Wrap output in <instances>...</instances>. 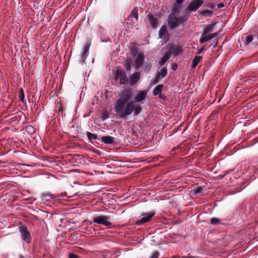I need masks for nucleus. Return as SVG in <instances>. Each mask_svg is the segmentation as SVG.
I'll return each instance as SVG.
<instances>
[{
	"label": "nucleus",
	"mask_w": 258,
	"mask_h": 258,
	"mask_svg": "<svg viewBox=\"0 0 258 258\" xmlns=\"http://www.w3.org/2000/svg\"><path fill=\"white\" fill-rule=\"evenodd\" d=\"M114 112L117 119L125 120L129 115V88L125 89L114 104Z\"/></svg>",
	"instance_id": "1"
},
{
	"label": "nucleus",
	"mask_w": 258,
	"mask_h": 258,
	"mask_svg": "<svg viewBox=\"0 0 258 258\" xmlns=\"http://www.w3.org/2000/svg\"><path fill=\"white\" fill-rule=\"evenodd\" d=\"M147 95V92L145 91H139L135 97V103L130 102V114L134 113L135 115H138L141 111V108L139 105H136V103H141L143 104Z\"/></svg>",
	"instance_id": "2"
},
{
	"label": "nucleus",
	"mask_w": 258,
	"mask_h": 258,
	"mask_svg": "<svg viewBox=\"0 0 258 258\" xmlns=\"http://www.w3.org/2000/svg\"><path fill=\"white\" fill-rule=\"evenodd\" d=\"M131 53L134 57L133 66L138 70L142 66L144 60V54L142 52H138L137 49H132Z\"/></svg>",
	"instance_id": "3"
},
{
	"label": "nucleus",
	"mask_w": 258,
	"mask_h": 258,
	"mask_svg": "<svg viewBox=\"0 0 258 258\" xmlns=\"http://www.w3.org/2000/svg\"><path fill=\"white\" fill-rule=\"evenodd\" d=\"M186 21V19L184 17H176L172 15H170L168 16V24L171 29L179 25H184Z\"/></svg>",
	"instance_id": "4"
},
{
	"label": "nucleus",
	"mask_w": 258,
	"mask_h": 258,
	"mask_svg": "<svg viewBox=\"0 0 258 258\" xmlns=\"http://www.w3.org/2000/svg\"><path fill=\"white\" fill-rule=\"evenodd\" d=\"M19 232L20 233L21 237L26 243L29 244L31 242L32 238L31 234L27 227L24 225H20L18 228Z\"/></svg>",
	"instance_id": "5"
},
{
	"label": "nucleus",
	"mask_w": 258,
	"mask_h": 258,
	"mask_svg": "<svg viewBox=\"0 0 258 258\" xmlns=\"http://www.w3.org/2000/svg\"><path fill=\"white\" fill-rule=\"evenodd\" d=\"M166 47L168 49V51H171V55L174 56L182 53L184 50L183 47L171 43H168Z\"/></svg>",
	"instance_id": "6"
},
{
	"label": "nucleus",
	"mask_w": 258,
	"mask_h": 258,
	"mask_svg": "<svg viewBox=\"0 0 258 258\" xmlns=\"http://www.w3.org/2000/svg\"><path fill=\"white\" fill-rule=\"evenodd\" d=\"M115 79L119 80V83L125 85L128 82V78L125 72L122 70L117 69L115 74Z\"/></svg>",
	"instance_id": "7"
},
{
	"label": "nucleus",
	"mask_w": 258,
	"mask_h": 258,
	"mask_svg": "<svg viewBox=\"0 0 258 258\" xmlns=\"http://www.w3.org/2000/svg\"><path fill=\"white\" fill-rule=\"evenodd\" d=\"M110 218L106 216L101 215L93 218V221L94 223L102 224L106 226L111 225L110 221Z\"/></svg>",
	"instance_id": "8"
},
{
	"label": "nucleus",
	"mask_w": 258,
	"mask_h": 258,
	"mask_svg": "<svg viewBox=\"0 0 258 258\" xmlns=\"http://www.w3.org/2000/svg\"><path fill=\"white\" fill-rule=\"evenodd\" d=\"M155 214V212L153 211L142 214V218L136 221V224L137 225H141L144 223L149 222Z\"/></svg>",
	"instance_id": "9"
},
{
	"label": "nucleus",
	"mask_w": 258,
	"mask_h": 258,
	"mask_svg": "<svg viewBox=\"0 0 258 258\" xmlns=\"http://www.w3.org/2000/svg\"><path fill=\"white\" fill-rule=\"evenodd\" d=\"M89 47L90 44L88 43H86L83 47L82 52L81 53L79 57V63L84 64L85 62L86 59L89 54Z\"/></svg>",
	"instance_id": "10"
},
{
	"label": "nucleus",
	"mask_w": 258,
	"mask_h": 258,
	"mask_svg": "<svg viewBox=\"0 0 258 258\" xmlns=\"http://www.w3.org/2000/svg\"><path fill=\"white\" fill-rule=\"evenodd\" d=\"M203 0H194L187 6L186 10L189 12H196L203 4Z\"/></svg>",
	"instance_id": "11"
},
{
	"label": "nucleus",
	"mask_w": 258,
	"mask_h": 258,
	"mask_svg": "<svg viewBox=\"0 0 258 258\" xmlns=\"http://www.w3.org/2000/svg\"><path fill=\"white\" fill-rule=\"evenodd\" d=\"M159 37L162 39L164 42H167L169 40V35L165 26H162L159 31Z\"/></svg>",
	"instance_id": "12"
},
{
	"label": "nucleus",
	"mask_w": 258,
	"mask_h": 258,
	"mask_svg": "<svg viewBox=\"0 0 258 258\" xmlns=\"http://www.w3.org/2000/svg\"><path fill=\"white\" fill-rule=\"evenodd\" d=\"M219 35V32H215L211 34H203L202 32V35L200 39L199 42L203 43L205 42L208 41Z\"/></svg>",
	"instance_id": "13"
},
{
	"label": "nucleus",
	"mask_w": 258,
	"mask_h": 258,
	"mask_svg": "<svg viewBox=\"0 0 258 258\" xmlns=\"http://www.w3.org/2000/svg\"><path fill=\"white\" fill-rule=\"evenodd\" d=\"M141 77V74L139 72H136L130 76V86H133L136 84Z\"/></svg>",
	"instance_id": "14"
},
{
	"label": "nucleus",
	"mask_w": 258,
	"mask_h": 258,
	"mask_svg": "<svg viewBox=\"0 0 258 258\" xmlns=\"http://www.w3.org/2000/svg\"><path fill=\"white\" fill-rule=\"evenodd\" d=\"M171 55V51H167L164 55L160 59L158 63L160 66H163L166 61L169 59Z\"/></svg>",
	"instance_id": "15"
},
{
	"label": "nucleus",
	"mask_w": 258,
	"mask_h": 258,
	"mask_svg": "<svg viewBox=\"0 0 258 258\" xmlns=\"http://www.w3.org/2000/svg\"><path fill=\"white\" fill-rule=\"evenodd\" d=\"M101 141L106 144H111L113 143L114 138L107 136H102L101 138Z\"/></svg>",
	"instance_id": "16"
},
{
	"label": "nucleus",
	"mask_w": 258,
	"mask_h": 258,
	"mask_svg": "<svg viewBox=\"0 0 258 258\" xmlns=\"http://www.w3.org/2000/svg\"><path fill=\"white\" fill-rule=\"evenodd\" d=\"M148 20L150 22V23L152 26V27L153 28V29H155L156 28L157 26V20L154 18V16L151 15H148Z\"/></svg>",
	"instance_id": "17"
},
{
	"label": "nucleus",
	"mask_w": 258,
	"mask_h": 258,
	"mask_svg": "<svg viewBox=\"0 0 258 258\" xmlns=\"http://www.w3.org/2000/svg\"><path fill=\"white\" fill-rule=\"evenodd\" d=\"M163 86L162 85H158L153 90V95L154 96L161 95Z\"/></svg>",
	"instance_id": "18"
},
{
	"label": "nucleus",
	"mask_w": 258,
	"mask_h": 258,
	"mask_svg": "<svg viewBox=\"0 0 258 258\" xmlns=\"http://www.w3.org/2000/svg\"><path fill=\"white\" fill-rule=\"evenodd\" d=\"M201 58V56L196 55L192 60L191 67L192 68H196L198 64L199 63Z\"/></svg>",
	"instance_id": "19"
},
{
	"label": "nucleus",
	"mask_w": 258,
	"mask_h": 258,
	"mask_svg": "<svg viewBox=\"0 0 258 258\" xmlns=\"http://www.w3.org/2000/svg\"><path fill=\"white\" fill-rule=\"evenodd\" d=\"M86 136L89 141H92L93 139L99 140L100 138L98 137L96 134H92L90 132L86 133Z\"/></svg>",
	"instance_id": "20"
},
{
	"label": "nucleus",
	"mask_w": 258,
	"mask_h": 258,
	"mask_svg": "<svg viewBox=\"0 0 258 258\" xmlns=\"http://www.w3.org/2000/svg\"><path fill=\"white\" fill-rule=\"evenodd\" d=\"M214 30V26L213 25H209L203 30V34H208Z\"/></svg>",
	"instance_id": "21"
},
{
	"label": "nucleus",
	"mask_w": 258,
	"mask_h": 258,
	"mask_svg": "<svg viewBox=\"0 0 258 258\" xmlns=\"http://www.w3.org/2000/svg\"><path fill=\"white\" fill-rule=\"evenodd\" d=\"M139 17L138 9L137 8H135L130 13V17L138 19Z\"/></svg>",
	"instance_id": "22"
},
{
	"label": "nucleus",
	"mask_w": 258,
	"mask_h": 258,
	"mask_svg": "<svg viewBox=\"0 0 258 258\" xmlns=\"http://www.w3.org/2000/svg\"><path fill=\"white\" fill-rule=\"evenodd\" d=\"M26 131L30 135H33L35 131L33 126L31 125H28L26 126Z\"/></svg>",
	"instance_id": "23"
},
{
	"label": "nucleus",
	"mask_w": 258,
	"mask_h": 258,
	"mask_svg": "<svg viewBox=\"0 0 258 258\" xmlns=\"http://www.w3.org/2000/svg\"><path fill=\"white\" fill-rule=\"evenodd\" d=\"M53 199L52 195L49 193L44 194L42 196V200L46 201H50Z\"/></svg>",
	"instance_id": "24"
},
{
	"label": "nucleus",
	"mask_w": 258,
	"mask_h": 258,
	"mask_svg": "<svg viewBox=\"0 0 258 258\" xmlns=\"http://www.w3.org/2000/svg\"><path fill=\"white\" fill-rule=\"evenodd\" d=\"M213 14V12L209 10H206L200 12V15L207 17L211 16Z\"/></svg>",
	"instance_id": "25"
},
{
	"label": "nucleus",
	"mask_w": 258,
	"mask_h": 258,
	"mask_svg": "<svg viewBox=\"0 0 258 258\" xmlns=\"http://www.w3.org/2000/svg\"><path fill=\"white\" fill-rule=\"evenodd\" d=\"M25 94L23 89L21 88L19 91V99L23 103L25 102Z\"/></svg>",
	"instance_id": "26"
},
{
	"label": "nucleus",
	"mask_w": 258,
	"mask_h": 258,
	"mask_svg": "<svg viewBox=\"0 0 258 258\" xmlns=\"http://www.w3.org/2000/svg\"><path fill=\"white\" fill-rule=\"evenodd\" d=\"M167 69L166 67H163L161 69V72H160V75H161L162 78L165 77L166 76V75H167Z\"/></svg>",
	"instance_id": "27"
},
{
	"label": "nucleus",
	"mask_w": 258,
	"mask_h": 258,
	"mask_svg": "<svg viewBox=\"0 0 258 258\" xmlns=\"http://www.w3.org/2000/svg\"><path fill=\"white\" fill-rule=\"evenodd\" d=\"M109 118V115L106 111H104L102 112L101 115V118L102 121H104Z\"/></svg>",
	"instance_id": "28"
},
{
	"label": "nucleus",
	"mask_w": 258,
	"mask_h": 258,
	"mask_svg": "<svg viewBox=\"0 0 258 258\" xmlns=\"http://www.w3.org/2000/svg\"><path fill=\"white\" fill-rule=\"evenodd\" d=\"M220 223V220L217 218H212L211 220V224L216 225Z\"/></svg>",
	"instance_id": "29"
},
{
	"label": "nucleus",
	"mask_w": 258,
	"mask_h": 258,
	"mask_svg": "<svg viewBox=\"0 0 258 258\" xmlns=\"http://www.w3.org/2000/svg\"><path fill=\"white\" fill-rule=\"evenodd\" d=\"M246 41L245 42L246 45H248L251 43L253 40L252 36L251 35H246L245 37Z\"/></svg>",
	"instance_id": "30"
},
{
	"label": "nucleus",
	"mask_w": 258,
	"mask_h": 258,
	"mask_svg": "<svg viewBox=\"0 0 258 258\" xmlns=\"http://www.w3.org/2000/svg\"><path fill=\"white\" fill-rule=\"evenodd\" d=\"M202 187L198 186L194 188L193 193L195 195L199 194L202 192Z\"/></svg>",
	"instance_id": "31"
},
{
	"label": "nucleus",
	"mask_w": 258,
	"mask_h": 258,
	"mask_svg": "<svg viewBox=\"0 0 258 258\" xmlns=\"http://www.w3.org/2000/svg\"><path fill=\"white\" fill-rule=\"evenodd\" d=\"M132 136L134 140H137L138 139L137 133L135 131H132Z\"/></svg>",
	"instance_id": "32"
},
{
	"label": "nucleus",
	"mask_w": 258,
	"mask_h": 258,
	"mask_svg": "<svg viewBox=\"0 0 258 258\" xmlns=\"http://www.w3.org/2000/svg\"><path fill=\"white\" fill-rule=\"evenodd\" d=\"M159 256V252L158 251H154L150 258H158Z\"/></svg>",
	"instance_id": "33"
},
{
	"label": "nucleus",
	"mask_w": 258,
	"mask_h": 258,
	"mask_svg": "<svg viewBox=\"0 0 258 258\" xmlns=\"http://www.w3.org/2000/svg\"><path fill=\"white\" fill-rule=\"evenodd\" d=\"M125 67L127 71L129 69V58L127 56L125 60Z\"/></svg>",
	"instance_id": "34"
},
{
	"label": "nucleus",
	"mask_w": 258,
	"mask_h": 258,
	"mask_svg": "<svg viewBox=\"0 0 258 258\" xmlns=\"http://www.w3.org/2000/svg\"><path fill=\"white\" fill-rule=\"evenodd\" d=\"M63 195V194H62ZM64 195L67 197V198H74L76 195L75 194H73V195H71V194H69L67 192H65L64 193Z\"/></svg>",
	"instance_id": "35"
},
{
	"label": "nucleus",
	"mask_w": 258,
	"mask_h": 258,
	"mask_svg": "<svg viewBox=\"0 0 258 258\" xmlns=\"http://www.w3.org/2000/svg\"><path fill=\"white\" fill-rule=\"evenodd\" d=\"M159 82V76L158 75L156 78L155 79H154V80H153L152 81V83L153 84H156L157 83H158Z\"/></svg>",
	"instance_id": "36"
},
{
	"label": "nucleus",
	"mask_w": 258,
	"mask_h": 258,
	"mask_svg": "<svg viewBox=\"0 0 258 258\" xmlns=\"http://www.w3.org/2000/svg\"><path fill=\"white\" fill-rule=\"evenodd\" d=\"M69 258H78V256L76 254L71 253L69 254Z\"/></svg>",
	"instance_id": "37"
},
{
	"label": "nucleus",
	"mask_w": 258,
	"mask_h": 258,
	"mask_svg": "<svg viewBox=\"0 0 258 258\" xmlns=\"http://www.w3.org/2000/svg\"><path fill=\"white\" fill-rule=\"evenodd\" d=\"M171 68H172V70L175 71L177 69V64L175 63H173Z\"/></svg>",
	"instance_id": "38"
},
{
	"label": "nucleus",
	"mask_w": 258,
	"mask_h": 258,
	"mask_svg": "<svg viewBox=\"0 0 258 258\" xmlns=\"http://www.w3.org/2000/svg\"><path fill=\"white\" fill-rule=\"evenodd\" d=\"M205 49V47L204 46H202L200 49H199L198 50V53L199 54V53H202V52H203L204 51Z\"/></svg>",
	"instance_id": "39"
},
{
	"label": "nucleus",
	"mask_w": 258,
	"mask_h": 258,
	"mask_svg": "<svg viewBox=\"0 0 258 258\" xmlns=\"http://www.w3.org/2000/svg\"><path fill=\"white\" fill-rule=\"evenodd\" d=\"M225 5L223 3H220L217 5V7L219 9L224 7Z\"/></svg>",
	"instance_id": "40"
},
{
	"label": "nucleus",
	"mask_w": 258,
	"mask_h": 258,
	"mask_svg": "<svg viewBox=\"0 0 258 258\" xmlns=\"http://www.w3.org/2000/svg\"><path fill=\"white\" fill-rule=\"evenodd\" d=\"M218 40H214V44H213V47H216L217 45H218Z\"/></svg>",
	"instance_id": "41"
},
{
	"label": "nucleus",
	"mask_w": 258,
	"mask_h": 258,
	"mask_svg": "<svg viewBox=\"0 0 258 258\" xmlns=\"http://www.w3.org/2000/svg\"><path fill=\"white\" fill-rule=\"evenodd\" d=\"M159 96V98L162 99H163V100H165V97L164 95H162V94L161 95H158Z\"/></svg>",
	"instance_id": "42"
},
{
	"label": "nucleus",
	"mask_w": 258,
	"mask_h": 258,
	"mask_svg": "<svg viewBox=\"0 0 258 258\" xmlns=\"http://www.w3.org/2000/svg\"><path fill=\"white\" fill-rule=\"evenodd\" d=\"M184 0H176V2L178 4H181Z\"/></svg>",
	"instance_id": "43"
},
{
	"label": "nucleus",
	"mask_w": 258,
	"mask_h": 258,
	"mask_svg": "<svg viewBox=\"0 0 258 258\" xmlns=\"http://www.w3.org/2000/svg\"><path fill=\"white\" fill-rule=\"evenodd\" d=\"M208 7L210 9H214L215 6L214 5H210L208 6Z\"/></svg>",
	"instance_id": "44"
},
{
	"label": "nucleus",
	"mask_w": 258,
	"mask_h": 258,
	"mask_svg": "<svg viewBox=\"0 0 258 258\" xmlns=\"http://www.w3.org/2000/svg\"><path fill=\"white\" fill-rule=\"evenodd\" d=\"M151 67V64H149V65H148L146 67L145 69L147 68L148 69H150Z\"/></svg>",
	"instance_id": "45"
},
{
	"label": "nucleus",
	"mask_w": 258,
	"mask_h": 258,
	"mask_svg": "<svg viewBox=\"0 0 258 258\" xmlns=\"http://www.w3.org/2000/svg\"><path fill=\"white\" fill-rule=\"evenodd\" d=\"M182 258H195L193 256H183Z\"/></svg>",
	"instance_id": "46"
},
{
	"label": "nucleus",
	"mask_w": 258,
	"mask_h": 258,
	"mask_svg": "<svg viewBox=\"0 0 258 258\" xmlns=\"http://www.w3.org/2000/svg\"><path fill=\"white\" fill-rule=\"evenodd\" d=\"M256 171H258V167H254V171L256 172Z\"/></svg>",
	"instance_id": "47"
},
{
	"label": "nucleus",
	"mask_w": 258,
	"mask_h": 258,
	"mask_svg": "<svg viewBox=\"0 0 258 258\" xmlns=\"http://www.w3.org/2000/svg\"><path fill=\"white\" fill-rule=\"evenodd\" d=\"M19 258H24V257L23 256V255H22L20 254V255H19Z\"/></svg>",
	"instance_id": "48"
},
{
	"label": "nucleus",
	"mask_w": 258,
	"mask_h": 258,
	"mask_svg": "<svg viewBox=\"0 0 258 258\" xmlns=\"http://www.w3.org/2000/svg\"><path fill=\"white\" fill-rule=\"evenodd\" d=\"M127 20V18H126V19L125 18L124 19V21H125L126 20Z\"/></svg>",
	"instance_id": "49"
},
{
	"label": "nucleus",
	"mask_w": 258,
	"mask_h": 258,
	"mask_svg": "<svg viewBox=\"0 0 258 258\" xmlns=\"http://www.w3.org/2000/svg\"><path fill=\"white\" fill-rule=\"evenodd\" d=\"M257 40H258V36H257Z\"/></svg>",
	"instance_id": "50"
},
{
	"label": "nucleus",
	"mask_w": 258,
	"mask_h": 258,
	"mask_svg": "<svg viewBox=\"0 0 258 258\" xmlns=\"http://www.w3.org/2000/svg\"><path fill=\"white\" fill-rule=\"evenodd\" d=\"M130 63H131V61H130Z\"/></svg>",
	"instance_id": "51"
}]
</instances>
